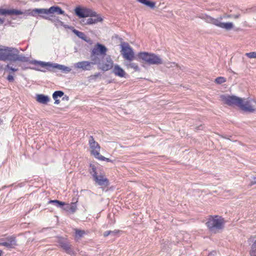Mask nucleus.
<instances>
[{"label":"nucleus","instance_id":"nucleus-14","mask_svg":"<svg viewBox=\"0 0 256 256\" xmlns=\"http://www.w3.org/2000/svg\"><path fill=\"white\" fill-rule=\"evenodd\" d=\"M94 62L81 61L74 64V67L75 69H81L83 70H90L92 69V65L95 64Z\"/></svg>","mask_w":256,"mask_h":256},{"label":"nucleus","instance_id":"nucleus-30","mask_svg":"<svg viewBox=\"0 0 256 256\" xmlns=\"http://www.w3.org/2000/svg\"><path fill=\"white\" fill-rule=\"evenodd\" d=\"M165 66L167 68L178 67V64L176 62H167L165 64Z\"/></svg>","mask_w":256,"mask_h":256},{"label":"nucleus","instance_id":"nucleus-38","mask_svg":"<svg viewBox=\"0 0 256 256\" xmlns=\"http://www.w3.org/2000/svg\"><path fill=\"white\" fill-rule=\"evenodd\" d=\"M112 232V231H106V232H105L104 233V236H108V235L110 234L112 232Z\"/></svg>","mask_w":256,"mask_h":256},{"label":"nucleus","instance_id":"nucleus-11","mask_svg":"<svg viewBox=\"0 0 256 256\" xmlns=\"http://www.w3.org/2000/svg\"><path fill=\"white\" fill-rule=\"evenodd\" d=\"M14 48L0 45V60H10Z\"/></svg>","mask_w":256,"mask_h":256},{"label":"nucleus","instance_id":"nucleus-24","mask_svg":"<svg viewBox=\"0 0 256 256\" xmlns=\"http://www.w3.org/2000/svg\"><path fill=\"white\" fill-rule=\"evenodd\" d=\"M125 66L128 68H132L136 72H138L140 70L138 64L136 63L132 62V61H128L126 62L125 63Z\"/></svg>","mask_w":256,"mask_h":256},{"label":"nucleus","instance_id":"nucleus-4","mask_svg":"<svg viewBox=\"0 0 256 256\" xmlns=\"http://www.w3.org/2000/svg\"><path fill=\"white\" fill-rule=\"evenodd\" d=\"M31 63L34 65L40 66L42 68H46L49 71H50L52 68H58V70L66 73L70 72L72 70L71 68L68 66L59 64L56 63L44 62L38 60L32 61Z\"/></svg>","mask_w":256,"mask_h":256},{"label":"nucleus","instance_id":"nucleus-27","mask_svg":"<svg viewBox=\"0 0 256 256\" xmlns=\"http://www.w3.org/2000/svg\"><path fill=\"white\" fill-rule=\"evenodd\" d=\"M49 204H52L58 208H62L64 205V203L58 200H50L48 202Z\"/></svg>","mask_w":256,"mask_h":256},{"label":"nucleus","instance_id":"nucleus-45","mask_svg":"<svg viewBox=\"0 0 256 256\" xmlns=\"http://www.w3.org/2000/svg\"><path fill=\"white\" fill-rule=\"evenodd\" d=\"M60 22V24H62V22Z\"/></svg>","mask_w":256,"mask_h":256},{"label":"nucleus","instance_id":"nucleus-33","mask_svg":"<svg viewBox=\"0 0 256 256\" xmlns=\"http://www.w3.org/2000/svg\"><path fill=\"white\" fill-rule=\"evenodd\" d=\"M6 70H10L12 71V72H16L18 70V68H13L12 66V64H8L6 66Z\"/></svg>","mask_w":256,"mask_h":256},{"label":"nucleus","instance_id":"nucleus-1","mask_svg":"<svg viewBox=\"0 0 256 256\" xmlns=\"http://www.w3.org/2000/svg\"><path fill=\"white\" fill-rule=\"evenodd\" d=\"M26 15H30L33 16H36V14H41L40 16L45 19L52 20L51 17H52V14L54 13L58 14H64V11L62 10L60 7L56 6H52L50 8H34L32 10H28L26 12Z\"/></svg>","mask_w":256,"mask_h":256},{"label":"nucleus","instance_id":"nucleus-15","mask_svg":"<svg viewBox=\"0 0 256 256\" xmlns=\"http://www.w3.org/2000/svg\"><path fill=\"white\" fill-rule=\"evenodd\" d=\"M222 20V17L220 18H214V20L212 22L213 24L220 27V28H224L226 30H230L232 29L234 27V24L231 22H222L221 20Z\"/></svg>","mask_w":256,"mask_h":256},{"label":"nucleus","instance_id":"nucleus-32","mask_svg":"<svg viewBox=\"0 0 256 256\" xmlns=\"http://www.w3.org/2000/svg\"><path fill=\"white\" fill-rule=\"evenodd\" d=\"M66 209H70L72 212H74L76 210V206L75 204L72 203L70 206H68L66 208Z\"/></svg>","mask_w":256,"mask_h":256},{"label":"nucleus","instance_id":"nucleus-39","mask_svg":"<svg viewBox=\"0 0 256 256\" xmlns=\"http://www.w3.org/2000/svg\"><path fill=\"white\" fill-rule=\"evenodd\" d=\"M7 80L9 81V82H12L14 80V76L12 75H8V76L7 77Z\"/></svg>","mask_w":256,"mask_h":256},{"label":"nucleus","instance_id":"nucleus-34","mask_svg":"<svg viewBox=\"0 0 256 256\" xmlns=\"http://www.w3.org/2000/svg\"><path fill=\"white\" fill-rule=\"evenodd\" d=\"M246 55L249 58H256V52L246 53Z\"/></svg>","mask_w":256,"mask_h":256},{"label":"nucleus","instance_id":"nucleus-43","mask_svg":"<svg viewBox=\"0 0 256 256\" xmlns=\"http://www.w3.org/2000/svg\"><path fill=\"white\" fill-rule=\"evenodd\" d=\"M114 232H112L111 233V234H117L119 231L118 230H114Z\"/></svg>","mask_w":256,"mask_h":256},{"label":"nucleus","instance_id":"nucleus-44","mask_svg":"<svg viewBox=\"0 0 256 256\" xmlns=\"http://www.w3.org/2000/svg\"><path fill=\"white\" fill-rule=\"evenodd\" d=\"M0 256H2V251L0 250Z\"/></svg>","mask_w":256,"mask_h":256},{"label":"nucleus","instance_id":"nucleus-9","mask_svg":"<svg viewBox=\"0 0 256 256\" xmlns=\"http://www.w3.org/2000/svg\"><path fill=\"white\" fill-rule=\"evenodd\" d=\"M76 14L79 18L92 17L96 16V12L91 9L86 8L77 7L74 10Z\"/></svg>","mask_w":256,"mask_h":256},{"label":"nucleus","instance_id":"nucleus-23","mask_svg":"<svg viewBox=\"0 0 256 256\" xmlns=\"http://www.w3.org/2000/svg\"><path fill=\"white\" fill-rule=\"evenodd\" d=\"M72 32L75 34H76L78 38H80L84 40V41H86V42H90V38H88L84 34V33H83L82 32H79L78 30H76V29H73L72 30Z\"/></svg>","mask_w":256,"mask_h":256},{"label":"nucleus","instance_id":"nucleus-7","mask_svg":"<svg viewBox=\"0 0 256 256\" xmlns=\"http://www.w3.org/2000/svg\"><path fill=\"white\" fill-rule=\"evenodd\" d=\"M107 51L108 49L104 45L97 43L92 50L91 60L97 64V62L99 60L98 56H104Z\"/></svg>","mask_w":256,"mask_h":256},{"label":"nucleus","instance_id":"nucleus-6","mask_svg":"<svg viewBox=\"0 0 256 256\" xmlns=\"http://www.w3.org/2000/svg\"><path fill=\"white\" fill-rule=\"evenodd\" d=\"M238 108L242 110L253 112L256 111V100L252 98H241Z\"/></svg>","mask_w":256,"mask_h":256},{"label":"nucleus","instance_id":"nucleus-29","mask_svg":"<svg viewBox=\"0 0 256 256\" xmlns=\"http://www.w3.org/2000/svg\"><path fill=\"white\" fill-rule=\"evenodd\" d=\"M250 256H256V240L252 245V250L250 252Z\"/></svg>","mask_w":256,"mask_h":256},{"label":"nucleus","instance_id":"nucleus-31","mask_svg":"<svg viewBox=\"0 0 256 256\" xmlns=\"http://www.w3.org/2000/svg\"><path fill=\"white\" fill-rule=\"evenodd\" d=\"M226 81V78L224 77L220 76L215 79V82L218 84H222Z\"/></svg>","mask_w":256,"mask_h":256},{"label":"nucleus","instance_id":"nucleus-40","mask_svg":"<svg viewBox=\"0 0 256 256\" xmlns=\"http://www.w3.org/2000/svg\"><path fill=\"white\" fill-rule=\"evenodd\" d=\"M100 76V73H98L94 76V78L98 77Z\"/></svg>","mask_w":256,"mask_h":256},{"label":"nucleus","instance_id":"nucleus-21","mask_svg":"<svg viewBox=\"0 0 256 256\" xmlns=\"http://www.w3.org/2000/svg\"><path fill=\"white\" fill-rule=\"evenodd\" d=\"M60 244L62 248L65 250V251L70 255H74V252L73 250L69 246V244L62 240H60Z\"/></svg>","mask_w":256,"mask_h":256},{"label":"nucleus","instance_id":"nucleus-25","mask_svg":"<svg viewBox=\"0 0 256 256\" xmlns=\"http://www.w3.org/2000/svg\"><path fill=\"white\" fill-rule=\"evenodd\" d=\"M198 17L201 19L204 20L206 22L212 24L214 18L212 16L206 14H202Z\"/></svg>","mask_w":256,"mask_h":256},{"label":"nucleus","instance_id":"nucleus-20","mask_svg":"<svg viewBox=\"0 0 256 256\" xmlns=\"http://www.w3.org/2000/svg\"><path fill=\"white\" fill-rule=\"evenodd\" d=\"M0 244L8 248H13L16 245V239L12 236L2 241Z\"/></svg>","mask_w":256,"mask_h":256},{"label":"nucleus","instance_id":"nucleus-2","mask_svg":"<svg viewBox=\"0 0 256 256\" xmlns=\"http://www.w3.org/2000/svg\"><path fill=\"white\" fill-rule=\"evenodd\" d=\"M206 224L212 232L216 233L223 229L224 220L222 218L216 216L210 218Z\"/></svg>","mask_w":256,"mask_h":256},{"label":"nucleus","instance_id":"nucleus-5","mask_svg":"<svg viewBox=\"0 0 256 256\" xmlns=\"http://www.w3.org/2000/svg\"><path fill=\"white\" fill-rule=\"evenodd\" d=\"M90 173L92 174L94 180L100 186H106L108 184V180L106 178L104 172L100 170H97L94 164H90Z\"/></svg>","mask_w":256,"mask_h":256},{"label":"nucleus","instance_id":"nucleus-3","mask_svg":"<svg viewBox=\"0 0 256 256\" xmlns=\"http://www.w3.org/2000/svg\"><path fill=\"white\" fill-rule=\"evenodd\" d=\"M137 56L146 62L152 65H159L163 64L162 58L158 55L147 52H139Z\"/></svg>","mask_w":256,"mask_h":256},{"label":"nucleus","instance_id":"nucleus-41","mask_svg":"<svg viewBox=\"0 0 256 256\" xmlns=\"http://www.w3.org/2000/svg\"><path fill=\"white\" fill-rule=\"evenodd\" d=\"M60 102V100H57V98L56 99V100H55L54 104H59Z\"/></svg>","mask_w":256,"mask_h":256},{"label":"nucleus","instance_id":"nucleus-8","mask_svg":"<svg viewBox=\"0 0 256 256\" xmlns=\"http://www.w3.org/2000/svg\"><path fill=\"white\" fill-rule=\"evenodd\" d=\"M120 48V52L125 60L128 61H132L134 59V52L128 44L126 43L122 44Z\"/></svg>","mask_w":256,"mask_h":256},{"label":"nucleus","instance_id":"nucleus-10","mask_svg":"<svg viewBox=\"0 0 256 256\" xmlns=\"http://www.w3.org/2000/svg\"><path fill=\"white\" fill-rule=\"evenodd\" d=\"M222 102L229 106H239L240 98L236 96L228 95H222L220 96Z\"/></svg>","mask_w":256,"mask_h":256},{"label":"nucleus","instance_id":"nucleus-36","mask_svg":"<svg viewBox=\"0 0 256 256\" xmlns=\"http://www.w3.org/2000/svg\"><path fill=\"white\" fill-rule=\"evenodd\" d=\"M84 234V231L80 230H76V236L80 237Z\"/></svg>","mask_w":256,"mask_h":256},{"label":"nucleus","instance_id":"nucleus-19","mask_svg":"<svg viewBox=\"0 0 256 256\" xmlns=\"http://www.w3.org/2000/svg\"><path fill=\"white\" fill-rule=\"evenodd\" d=\"M113 67L112 72L114 74L115 76L120 78L126 77V73L120 66L118 64H116Z\"/></svg>","mask_w":256,"mask_h":256},{"label":"nucleus","instance_id":"nucleus-26","mask_svg":"<svg viewBox=\"0 0 256 256\" xmlns=\"http://www.w3.org/2000/svg\"><path fill=\"white\" fill-rule=\"evenodd\" d=\"M140 3H142L150 8H154L155 7L156 3L152 2L148 0H137Z\"/></svg>","mask_w":256,"mask_h":256},{"label":"nucleus","instance_id":"nucleus-35","mask_svg":"<svg viewBox=\"0 0 256 256\" xmlns=\"http://www.w3.org/2000/svg\"><path fill=\"white\" fill-rule=\"evenodd\" d=\"M96 158L99 160H106L108 162H112V160L110 159H109L108 158H105L100 154Z\"/></svg>","mask_w":256,"mask_h":256},{"label":"nucleus","instance_id":"nucleus-37","mask_svg":"<svg viewBox=\"0 0 256 256\" xmlns=\"http://www.w3.org/2000/svg\"><path fill=\"white\" fill-rule=\"evenodd\" d=\"M255 184H256V176L252 178V179L250 181V185H253Z\"/></svg>","mask_w":256,"mask_h":256},{"label":"nucleus","instance_id":"nucleus-42","mask_svg":"<svg viewBox=\"0 0 256 256\" xmlns=\"http://www.w3.org/2000/svg\"><path fill=\"white\" fill-rule=\"evenodd\" d=\"M34 70H39V71H41V72H46V70H40V69H39V68H34Z\"/></svg>","mask_w":256,"mask_h":256},{"label":"nucleus","instance_id":"nucleus-17","mask_svg":"<svg viewBox=\"0 0 256 256\" xmlns=\"http://www.w3.org/2000/svg\"><path fill=\"white\" fill-rule=\"evenodd\" d=\"M19 51L18 49L14 48V50L12 51L10 60L12 61H20L22 62H26L28 58L23 55L18 54Z\"/></svg>","mask_w":256,"mask_h":256},{"label":"nucleus","instance_id":"nucleus-12","mask_svg":"<svg viewBox=\"0 0 256 256\" xmlns=\"http://www.w3.org/2000/svg\"><path fill=\"white\" fill-rule=\"evenodd\" d=\"M97 62L98 68L103 71H108L112 69L114 66V62L110 56L106 57V60L102 62Z\"/></svg>","mask_w":256,"mask_h":256},{"label":"nucleus","instance_id":"nucleus-28","mask_svg":"<svg viewBox=\"0 0 256 256\" xmlns=\"http://www.w3.org/2000/svg\"><path fill=\"white\" fill-rule=\"evenodd\" d=\"M64 94V93L62 91H56L52 94V98L54 100L58 97H62Z\"/></svg>","mask_w":256,"mask_h":256},{"label":"nucleus","instance_id":"nucleus-18","mask_svg":"<svg viewBox=\"0 0 256 256\" xmlns=\"http://www.w3.org/2000/svg\"><path fill=\"white\" fill-rule=\"evenodd\" d=\"M102 20V18L100 16L96 14L94 16L90 17L87 20H82L80 22L84 24H93Z\"/></svg>","mask_w":256,"mask_h":256},{"label":"nucleus","instance_id":"nucleus-16","mask_svg":"<svg viewBox=\"0 0 256 256\" xmlns=\"http://www.w3.org/2000/svg\"><path fill=\"white\" fill-rule=\"evenodd\" d=\"M24 14L22 11L14 9L6 10L0 9V14L3 16L6 15H15L18 16ZM4 20L3 19L0 18V24H2Z\"/></svg>","mask_w":256,"mask_h":256},{"label":"nucleus","instance_id":"nucleus-22","mask_svg":"<svg viewBox=\"0 0 256 256\" xmlns=\"http://www.w3.org/2000/svg\"><path fill=\"white\" fill-rule=\"evenodd\" d=\"M36 100L42 104H46L50 101V98L42 94H39L36 96Z\"/></svg>","mask_w":256,"mask_h":256},{"label":"nucleus","instance_id":"nucleus-13","mask_svg":"<svg viewBox=\"0 0 256 256\" xmlns=\"http://www.w3.org/2000/svg\"><path fill=\"white\" fill-rule=\"evenodd\" d=\"M88 142L91 154L96 158L100 155V146L92 136H90Z\"/></svg>","mask_w":256,"mask_h":256}]
</instances>
